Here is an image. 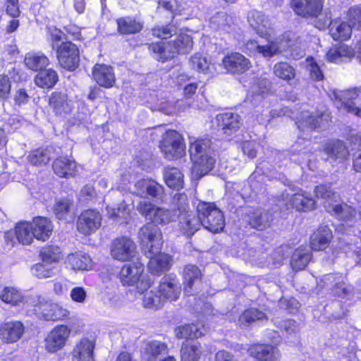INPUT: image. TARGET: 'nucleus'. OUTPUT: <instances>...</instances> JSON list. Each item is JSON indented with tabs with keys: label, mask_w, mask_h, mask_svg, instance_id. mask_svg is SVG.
Returning a JSON list of instances; mask_svg holds the SVG:
<instances>
[{
	"label": "nucleus",
	"mask_w": 361,
	"mask_h": 361,
	"mask_svg": "<svg viewBox=\"0 0 361 361\" xmlns=\"http://www.w3.org/2000/svg\"><path fill=\"white\" fill-rule=\"evenodd\" d=\"M189 152L193 162L192 173L202 176L210 171L215 162L214 147L209 138L189 137Z\"/></svg>",
	"instance_id": "1"
},
{
	"label": "nucleus",
	"mask_w": 361,
	"mask_h": 361,
	"mask_svg": "<svg viewBox=\"0 0 361 361\" xmlns=\"http://www.w3.org/2000/svg\"><path fill=\"white\" fill-rule=\"evenodd\" d=\"M192 37L187 34L179 35L176 39L168 43L152 44L149 49L158 61H164L178 54H188L192 49Z\"/></svg>",
	"instance_id": "2"
},
{
	"label": "nucleus",
	"mask_w": 361,
	"mask_h": 361,
	"mask_svg": "<svg viewBox=\"0 0 361 361\" xmlns=\"http://www.w3.org/2000/svg\"><path fill=\"white\" fill-rule=\"evenodd\" d=\"M314 192L318 198L321 197L325 200L324 207L327 212H332L338 218L345 221H352L355 218L357 212L352 207L346 204H336L338 195L330 190V186H317Z\"/></svg>",
	"instance_id": "3"
},
{
	"label": "nucleus",
	"mask_w": 361,
	"mask_h": 361,
	"mask_svg": "<svg viewBox=\"0 0 361 361\" xmlns=\"http://www.w3.org/2000/svg\"><path fill=\"white\" fill-rule=\"evenodd\" d=\"M118 278L123 286H136L140 293H144L152 283L149 277L144 274L143 264L138 261L123 265Z\"/></svg>",
	"instance_id": "4"
},
{
	"label": "nucleus",
	"mask_w": 361,
	"mask_h": 361,
	"mask_svg": "<svg viewBox=\"0 0 361 361\" xmlns=\"http://www.w3.org/2000/svg\"><path fill=\"white\" fill-rule=\"evenodd\" d=\"M197 212L200 216L204 228L212 233H219L224 228V214L214 203L200 202Z\"/></svg>",
	"instance_id": "5"
},
{
	"label": "nucleus",
	"mask_w": 361,
	"mask_h": 361,
	"mask_svg": "<svg viewBox=\"0 0 361 361\" xmlns=\"http://www.w3.org/2000/svg\"><path fill=\"white\" fill-rule=\"evenodd\" d=\"M137 209L147 219L156 224L166 225L178 218V214L174 210L157 207L146 200L140 201Z\"/></svg>",
	"instance_id": "6"
},
{
	"label": "nucleus",
	"mask_w": 361,
	"mask_h": 361,
	"mask_svg": "<svg viewBox=\"0 0 361 361\" xmlns=\"http://www.w3.org/2000/svg\"><path fill=\"white\" fill-rule=\"evenodd\" d=\"M159 147L164 157L169 160L178 159L185 154L183 138L176 130H168L164 134Z\"/></svg>",
	"instance_id": "7"
},
{
	"label": "nucleus",
	"mask_w": 361,
	"mask_h": 361,
	"mask_svg": "<svg viewBox=\"0 0 361 361\" xmlns=\"http://www.w3.org/2000/svg\"><path fill=\"white\" fill-rule=\"evenodd\" d=\"M300 44V39L295 33L287 32L268 44L260 46L259 54L264 57L271 58L288 49L294 50V47L297 48Z\"/></svg>",
	"instance_id": "8"
},
{
	"label": "nucleus",
	"mask_w": 361,
	"mask_h": 361,
	"mask_svg": "<svg viewBox=\"0 0 361 361\" xmlns=\"http://www.w3.org/2000/svg\"><path fill=\"white\" fill-rule=\"evenodd\" d=\"M141 244L144 247L145 253L149 255L157 254L161 249L163 240L162 233L159 228L154 224H147L139 232Z\"/></svg>",
	"instance_id": "9"
},
{
	"label": "nucleus",
	"mask_w": 361,
	"mask_h": 361,
	"mask_svg": "<svg viewBox=\"0 0 361 361\" xmlns=\"http://www.w3.org/2000/svg\"><path fill=\"white\" fill-rule=\"evenodd\" d=\"M71 329L65 324L56 325L44 338V348L49 353H56L63 349L71 336Z\"/></svg>",
	"instance_id": "10"
},
{
	"label": "nucleus",
	"mask_w": 361,
	"mask_h": 361,
	"mask_svg": "<svg viewBox=\"0 0 361 361\" xmlns=\"http://www.w3.org/2000/svg\"><path fill=\"white\" fill-rule=\"evenodd\" d=\"M110 253L116 260L121 262L130 261L137 255V245L129 238H117L111 243Z\"/></svg>",
	"instance_id": "11"
},
{
	"label": "nucleus",
	"mask_w": 361,
	"mask_h": 361,
	"mask_svg": "<svg viewBox=\"0 0 361 361\" xmlns=\"http://www.w3.org/2000/svg\"><path fill=\"white\" fill-rule=\"evenodd\" d=\"M331 16L326 14L324 19H319L315 27L319 30H325L330 27V35L334 40L345 41L350 39L352 34V24L345 22L331 21Z\"/></svg>",
	"instance_id": "12"
},
{
	"label": "nucleus",
	"mask_w": 361,
	"mask_h": 361,
	"mask_svg": "<svg viewBox=\"0 0 361 361\" xmlns=\"http://www.w3.org/2000/svg\"><path fill=\"white\" fill-rule=\"evenodd\" d=\"M56 57L61 66L68 71L75 70L80 61L79 49L71 42L60 44L56 49Z\"/></svg>",
	"instance_id": "13"
},
{
	"label": "nucleus",
	"mask_w": 361,
	"mask_h": 361,
	"mask_svg": "<svg viewBox=\"0 0 361 361\" xmlns=\"http://www.w3.org/2000/svg\"><path fill=\"white\" fill-rule=\"evenodd\" d=\"M315 201L310 197L307 193L299 190L294 194L283 193L280 200V207L283 206L287 209L295 208L298 211H307L314 209Z\"/></svg>",
	"instance_id": "14"
},
{
	"label": "nucleus",
	"mask_w": 361,
	"mask_h": 361,
	"mask_svg": "<svg viewBox=\"0 0 361 361\" xmlns=\"http://www.w3.org/2000/svg\"><path fill=\"white\" fill-rule=\"evenodd\" d=\"M102 216L96 210L87 209L81 213L77 221L78 231L88 235L95 232L101 226Z\"/></svg>",
	"instance_id": "15"
},
{
	"label": "nucleus",
	"mask_w": 361,
	"mask_h": 361,
	"mask_svg": "<svg viewBox=\"0 0 361 361\" xmlns=\"http://www.w3.org/2000/svg\"><path fill=\"white\" fill-rule=\"evenodd\" d=\"M296 123L299 129L305 130L307 129H316L325 128L330 121V116L327 113L322 114L320 116L314 115L308 111H302L296 117Z\"/></svg>",
	"instance_id": "16"
},
{
	"label": "nucleus",
	"mask_w": 361,
	"mask_h": 361,
	"mask_svg": "<svg viewBox=\"0 0 361 361\" xmlns=\"http://www.w3.org/2000/svg\"><path fill=\"white\" fill-rule=\"evenodd\" d=\"M324 0H291L294 12L303 18H316L322 12Z\"/></svg>",
	"instance_id": "17"
},
{
	"label": "nucleus",
	"mask_w": 361,
	"mask_h": 361,
	"mask_svg": "<svg viewBox=\"0 0 361 361\" xmlns=\"http://www.w3.org/2000/svg\"><path fill=\"white\" fill-rule=\"evenodd\" d=\"M39 314L47 321H60L68 318L70 311L57 303L40 302L38 305Z\"/></svg>",
	"instance_id": "18"
},
{
	"label": "nucleus",
	"mask_w": 361,
	"mask_h": 361,
	"mask_svg": "<svg viewBox=\"0 0 361 361\" xmlns=\"http://www.w3.org/2000/svg\"><path fill=\"white\" fill-rule=\"evenodd\" d=\"M247 22L250 27L262 37H267L271 33L270 20L261 12L253 10L247 14Z\"/></svg>",
	"instance_id": "19"
},
{
	"label": "nucleus",
	"mask_w": 361,
	"mask_h": 361,
	"mask_svg": "<svg viewBox=\"0 0 361 361\" xmlns=\"http://www.w3.org/2000/svg\"><path fill=\"white\" fill-rule=\"evenodd\" d=\"M158 293H160L164 302L165 300H176L181 293L178 279L170 276L163 277L158 286Z\"/></svg>",
	"instance_id": "20"
},
{
	"label": "nucleus",
	"mask_w": 361,
	"mask_h": 361,
	"mask_svg": "<svg viewBox=\"0 0 361 361\" xmlns=\"http://www.w3.org/2000/svg\"><path fill=\"white\" fill-rule=\"evenodd\" d=\"M222 63L224 68L231 73H243L251 67L250 60L237 52L225 56Z\"/></svg>",
	"instance_id": "21"
},
{
	"label": "nucleus",
	"mask_w": 361,
	"mask_h": 361,
	"mask_svg": "<svg viewBox=\"0 0 361 361\" xmlns=\"http://www.w3.org/2000/svg\"><path fill=\"white\" fill-rule=\"evenodd\" d=\"M359 89H353L345 91H334L333 96L336 100L341 102V106L350 114L361 118V109L356 106L352 102L359 95Z\"/></svg>",
	"instance_id": "22"
},
{
	"label": "nucleus",
	"mask_w": 361,
	"mask_h": 361,
	"mask_svg": "<svg viewBox=\"0 0 361 361\" xmlns=\"http://www.w3.org/2000/svg\"><path fill=\"white\" fill-rule=\"evenodd\" d=\"M250 355L259 361H279L281 354L274 346L268 344H255L248 348Z\"/></svg>",
	"instance_id": "23"
},
{
	"label": "nucleus",
	"mask_w": 361,
	"mask_h": 361,
	"mask_svg": "<svg viewBox=\"0 0 361 361\" xmlns=\"http://www.w3.org/2000/svg\"><path fill=\"white\" fill-rule=\"evenodd\" d=\"M95 343L87 338H81L74 346L72 361H93Z\"/></svg>",
	"instance_id": "24"
},
{
	"label": "nucleus",
	"mask_w": 361,
	"mask_h": 361,
	"mask_svg": "<svg viewBox=\"0 0 361 361\" xmlns=\"http://www.w3.org/2000/svg\"><path fill=\"white\" fill-rule=\"evenodd\" d=\"M23 333V324L18 321L6 322L0 326V340L5 343L18 341Z\"/></svg>",
	"instance_id": "25"
},
{
	"label": "nucleus",
	"mask_w": 361,
	"mask_h": 361,
	"mask_svg": "<svg viewBox=\"0 0 361 361\" xmlns=\"http://www.w3.org/2000/svg\"><path fill=\"white\" fill-rule=\"evenodd\" d=\"M92 76L98 85L105 88L112 87L116 82L113 68L106 64H95L92 69Z\"/></svg>",
	"instance_id": "26"
},
{
	"label": "nucleus",
	"mask_w": 361,
	"mask_h": 361,
	"mask_svg": "<svg viewBox=\"0 0 361 361\" xmlns=\"http://www.w3.org/2000/svg\"><path fill=\"white\" fill-rule=\"evenodd\" d=\"M179 218L178 227L180 232L187 236H191L202 226L200 216L189 212L178 216Z\"/></svg>",
	"instance_id": "27"
},
{
	"label": "nucleus",
	"mask_w": 361,
	"mask_h": 361,
	"mask_svg": "<svg viewBox=\"0 0 361 361\" xmlns=\"http://www.w3.org/2000/svg\"><path fill=\"white\" fill-rule=\"evenodd\" d=\"M49 106L56 115L64 116L71 112L73 102L66 93L55 92L49 97Z\"/></svg>",
	"instance_id": "28"
},
{
	"label": "nucleus",
	"mask_w": 361,
	"mask_h": 361,
	"mask_svg": "<svg viewBox=\"0 0 361 361\" xmlns=\"http://www.w3.org/2000/svg\"><path fill=\"white\" fill-rule=\"evenodd\" d=\"M30 224H32L35 238L37 240L45 241L51 236L53 225L48 218L36 216Z\"/></svg>",
	"instance_id": "29"
},
{
	"label": "nucleus",
	"mask_w": 361,
	"mask_h": 361,
	"mask_svg": "<svg viewBox=\"0 0 361 361\" xmlns=\"http://www.w3.org/2000/svg\"><path fill=\"white\" fill-rule=\"evenodd\" d=\"M218 126H220L225 134L231 135L235 132L240 126V117L232 112H226L216 116Z\"/></svg>",
	"instance_id": "30"
},
{
	"label": "nucleus",
	"mask_w": 361,
	"mask_h": 361,
	"mask_svg": "<svg viewBox=\"0 0 361 361\" xmlns=\"http://www.w3.org/2000/svg\"><path fill=\"white\" fill-rule=\"evenodd\" d=\"M150 259L148 268L154 274H159L163 271L168 270L170 267L171 259L170 256L165 253H161V250L157 254L145 253Z\"/></svg>",
	"instance_id": "31"
},
{
	"label": "nucleus",
	"mask_w": 361,
	"mask_h": 361,
	"mask_svg": "<svg viewBox=\"0 0 361 361\" xmlns=\"http://www.w3.org/2000/svg\"><path fill=\"white\" fill-rule=\"evenodd\" d=\"M332 238L331 231L326 226L319 227L311 236L310 247L313 250L326 248Z\"/></svg>",
	"instance_id": "32"
},
{
	"label": "nucleus",
	"mask_w": 361,
	"mask_h": 361,
	"mask_svg": "<svg viewBox=\"0 0 361 361\" xmlns=\"http://www.w3.org/2000/svg\"><path fill=\"white\" fill-rule=\"evenodd\" d=\"M324 151L328 155L331 163L342 161L348 156V152L343 142L340 140L331 141L326 143Z\"/></svg>",
	"instance_id": "33"
},
{
	"label": "nucleus",
	"mask_w": 361,
	"mask_h": 361,
	"mask_svg": "<svg viewBox=\"0 0 361 361\" xmlns=\"http://www.w3.org/2000/svg\"><path fill=\"white\" fill-rule=\"evenodd\" d=\"M168 353L167 345L158 341L149 342L145 348L144 357L147 361H159Z\"/></svg>",
	"instance_id": "34"
},
{
	"label": "nucleus",
	"mask_w": 361,
	"mask_h": 361,
	"mask_svg": "<svg viewBox=\"0 0 361 361\" xmlns=\"http://www.w3.org/2000/svg\"><path fill=\"white\" fill-rule=\"evenodd\" d=\"M53 169L59 177L68 178L75 175L76 164L66 157H60L53 163Z\"/></svg>",
	"instance_id": "35"
},
{
	"label": "nucleus",
	"mask_w": 361,
	"mask_h": 361,
	"mask_svg": "<svg viewBox=\"0 0 361 361\" xmlns=\"http://www.w3.org/2000/svg\"><path fill=\"white\" fill-rule=\"evenodd\" d=\"M118 29L123 35L139 32L143 28V22L134 17H124L117 20Z\"/></svg>",
	"instance_id": "36"
},
{
	"label": "nucleus",
	"mask_w": 361,
	"mask_h": 361,
	"mask_svg": "<svg viewBox=\"0 0 361 361\" xmlns=\"http://www.w3.org/2000/svg\"><path fill=\"white\" fill-rule=\"evenodd\" d=\"M274 217L271 213L264 209H257L250 218L252 227L258 230H264L271 226Z\"/></svg>",
	"instance_id": "37"
},
{
	"label": "nucleus",
	"mask_w": 361,
	"mask_h": 361,
	"mask_svg": "<svg viewBox=\"0 0 361 361\" xmlns=\"http://www.w3.org/2000/svg\"><path fill=\"white\" fill-rule=\"evenodd\" d=\"M67 263L75 270H90L93 262L90 257L82 252H75L68 255Z\"/></svg>",
	"instance_id": "38"
},
{
	"label": "nucleus",
	"mask_w": 361,
	"mask_h": 361,
	"mask_svg": "<svg viewBox=\"0 0 361 361\" xmlns=\"http://www.w3.org/2000/svg\"><path fill=\"white\" fill-rule=\"evenodd\" d=\"M312 257L311 252L305 247H299L293 252L290 265L293 270L299 271L305 268Z\"/></svg>",
	"instance_id": "39"
},
{
	"label": "nucleus",
	"mask_w": 361,
	"mask_h": 361,
	"mask_svg": "<svg viewBox=\"0 0 361 361\" xmlns=\"http://www.w3.org/2000/svg\"><path fill=\"white\" fill-rule=\"evenodd\" d=\"M15 235L18 240L23 245H30L33 241L35 235L30 222L18 223L15 228Z\"/></svg>",
	"instance_id": "40"
},
{
	"label": "nucleus",
	"mask_w": 361,
	"mask_h": 361,
	"mask_svg": "<svg viewBox=\"0 0 361 361\" xmlns=\"http://www.w3.org/2000/svg\"><path fill=\"white\" fill-rule=\"evenodd\" d=\"M166 184L171 188L179 190L183 186V175L182 172L175 167H167L164 172Z\"/></svg>",
	"instance_id": "41"
},
{
	"label": "nucleus",
	"mask_w": 361,
	"mask_h": 361,
	"mask_svg": "<svg viewBox=\"0 0 361 361\" xmlns=\"http://www.w3.org/2000/svg\"><path fill=\"white\" fill-rule=\"evenodd\" d=\"M57 81L58 75L51 68L40 71L35 78L36 85L42 88H51Z\"/></svg>",
	"instance_id": "42"
},
{
	"label": "nucleus",
	"mask_w": 361,
	"mask_h": 361,
	"mask_svg": "<svg viewBox=\"0 0 361 361\" xmlns=\"http://www.w3.org/2000/svg\"><path fill=\"white\" fill-rule=\"evenodd\" d=\"M201 278V271L199 268L192 264L185 266L183 271L184 283L186 286L185 292L192 294L189 289H192L194 284Z\"/></svg>",
	"instance_id": "43"
},
{
	"label": "nucleus",
	"mask_w": 361,
	"mask_h": 361,
	"mask_svg": "<svg viewBox=\"0 0 361 361\" xmlns=\"http://www.w3.org/2000/svg\"><path fill=\"white\" fill-rule=\"evenodd\" d=\"M49 63V59L44 54L28 53L25 57L26 66L32 71L42 70L48 66Z\"/></svg>",
	"instance_id": "44"
},
{
	"label": "nucleus",
	"mask_w": 361,
	"mask_h": 361,
	"mask_svg": "<svg viewBox=\"0 0 361 361\" xmlns=\"http://www.w3.org/2000/svg\"><path fill=\"white\" fill-rule=\"evenodd\" d=\"M180 352L182 361H197L201 354L200 345L195 341L184 343Z\"/></svg>",
	"instance_id": "45"
},
{
	"label": "nucleus",
	"mask_w": 361,
	"mask_h": 361,
	"mask_svg": "<svg viewBox=\"0 0 361 361\" xmlns=\"http://www.w3.org/2000/svg\"><path fill=\"white\" fill-rule=\"evenodd\" d=\"M267 319L266 314L255 308H250L244 311L240 316L238 324L240 326H246L256 322Z\"/></svg>",
	"instance_id": "46"
},
{
	"label": "nucleus",
	"mask_w": 361,
	"mask_h": 361,
	"mask_svg": "<svg viewBox=\"0 0 361 361\" xmlns=\"http://www.w3.org/2000/svg\"><path fill=\"white\" fill-rule=\"evenodd\" d=\"M204 329L199 327L197 324H186L178 327L176 329V334L180 338H198L204 334Z\"/></svg>",
	"instance_id": "47"
},
{
	"label": "nucleus",
	"mask_w": 361,
	"mask_h": 361,
	"mask_svg": "<svg viewBox=\"0 0 361 361\" xmlns=\"http://www.w3.org/2000/svg\"><path fill=\"white\" fill-rule=\"evenodd\" d=\"M171 209L174 210L178 216L189 212V200L185 193L176 194L171 202Z\"/></svg>",
	"instance_id": "48"
},
{
	"label": "nucleus",
	"mask_w": 361,
	"mask_h": 361,
	"mask_svg": "<svg viewBox=\"0 0 361 361\" xmlns=\"http://www.w3.org/2000/svg\"><path fill=\"white\" fill-rule=\"evenodd\" d=\"M190 66L192 69L204 74L210 73L212 68L206 57L198 53L190 57Z\"/></svg>",
	"instance_id": "49"
},
{
	"label": "nucleus",
	"mask_w": 361,
	"mask_h": 361,
	"mask_svg": "<svg viewBox=\"0 0 361 361\" xmlns=\"http://www.w3.org/2000/svg\"><path fill=\"white\" fill-rule=\"evenodd\" d=\"M145 290L142 302L145 308L157 310L161 307L164 302L160 293H158V289L156 290H151L149 291Z\"/></svg>",
	"instance_id": "50"
},
{
	"label": "nucleus",
	"mask_w": 361,
	"mask_h": 361,
	"mask_svg": "<svg viewBox=\"0 0 361 361\" xmlns=\"http://www.w3.org/2000/svg\"><path fill=\"white\" fill-rule=\"evenodd\" d=\"M274 75L283 80H290L295 78V69L286 62H279L274 66Z\"/></svg>",
	"instance_id": "51"
},
{
	"label": "nucleus",
	"mask_w": 361,
	"mask_h": 361,
	"mask_svg": "<svg viewBox=\"0 0 361 361\" xmlns=\"http://www.w3.org/2000/svg\"><path fill=\"white\" fill-rule=\"evenodd\" d=\"M40 256L44 262L52 264L59 261L61 257V251L59 246L49 245L42 249Z\"/></svg>",
	"instance_id": "52"
},
{
	"label": "nucleus",
	"mask_w": 361,
	"mask_h": 361,
	"mask_svg": "<svg viewBox=\"0 0 361 361\" xmlns=\"http://www.w3.org/2000/svg\"><path fill=\"white\" fill-rule=\"evenodd\" d=\"M0 298L4 302L9 303L13 305H18L23 300L21 293L13 287L4 288L0 294Z\"/></svg>",
	"instance_id": "53"
},
{
	"label": "nucleus",
	"mask_w": 361,
	"mask_h": 361,
	"mask_svg": "<svg viewBox=\"0 0 361 361\" xmlns=\"http://www.w3.org/2000/svg\"><path fill=\"white\" fill-rule=\"evenodd\" d=\"M29 162L34 166L46 165L50 160L47 150L37 149L33 150L27 157Z\"/></svg>",
	"instance_id": "54"
},
{
	"label": "nucleus",
	"mask_w": 361,
	"mask_h": 361,
	"mask_svg": "<svg viewBox=\"0 0 361 361\" xmlns=\"http://www.w3.org/2000/svg\"><path fill=\"white\" fill-rule=\"evenodd\" d=\"M71 206L72 202L68 199L56 200L54 207V212L56 216L60 220L66 219Z\"/></svg>",
	"instance_id": "55"
},
{
	"label": "nucleus",
	"mask_w": 361,
	"mask_h": 361,
	"mask_svg": "<svg viewBox=\"0 0 361 361\" xmlns=\"http://www.w3.org/2000/svg\"><path fill=\"white\" fill-rule=\"evenodd\" d=\"M50 264H47L42 261V263H38L32 267V273L34 276L39 279H46L51 277L54 271L53 269L47 267Z\"/></svg>",
	"instance_id": "56"
},
{
	"label": "nucleus",
	"mask_w": 361,
	"mask_h": 361,
	"mask_svg": "<svg viewBox=\"0 0 361 361\" xmlns=\"http://www.w3.org/2000/svg\"><path fill=\"white\" fill-rule=\"evenodd\" d=\"M130 211V207L123 202L119 204L117 208L107 207L108 215L111 218L127 219Z\"/></svg>",
	"instance_id": "57"
},
{
	"label": "nucleus",
	"mask_w": 361,
	"mask_h": 361,
	"mask_svg": "<svg viewBox=\"0 0 361 361\" xmlns=\"http://www.w3.org/2000/svg\"><path fill=\"white\" fill-rule=\"evenodd\" d=\"M177 28L173 25H168L166 26H157L152 30V35L157 37L167 39L176 34Z\"/></svg>",
	"instance_id": "58"
},
{
	"label": "nucleus",
	"mask_w": 361,
	"mask_h": 361,
	"mask_svg": "<svg viewBox=\"0 0 361 361\" xmlns=\"http://www.w3.org/2000/svg\"><path fill=\"white\" fill-rule=\"evenodd\" d=\"M348 17L354 28L361 30V6L350 8L348 12Z\"/></svg>",
	"instance_id": "59"
},
{
	"label": "nucleus",
	"mask_w": 361,
	"mask_h": 361,
	"mask_svg": "<svg viewBox=\"0 0 361 361\" xmlns=\"http://www.w3.org/2000/svg\"><path fill=\"white\" fill-rule=\"evenodd\" d=\"M270 84V81L268 79L262 78L252 85V90L257 95L262 96L269 92Z\"/></svg>",
	"instance_id": "60"
},
{
	"label": "nucleus",
	"mask_w": 361,
	"mask_h": 361,
	"mask_svg": "<svg viewBox=\"0 0 361 361\" xmlns=\"http://www.w3.org/2000/svg\"><path fill=\"white\" fill-rule=\"evenodd\" d=\"M70 297L73 302L84 304L87 300V291L81 286H76L71 289Z\"/></svg>",
	"instance_id": "61"
},
{
	"label": "nucleus",
	"mask_w": 361,
	"mask_h": 361,
	"mask_svg": "<svg viewBox=\"0 0 361 361\" xmlns=\"http://www.w3.org/2000/svg\"><path fill=\"white\" fill-rule=\"evenodd\" d=\"M180 102H175V101L162 102L160 104V110L166 115H173L181 111L183 108L180 107Z\"/></svg>",
	"instance_id": "62"
},
{
	"label": "nucleus",
	"mask_w": 361,
	"mask_h": 361,
	"mask_svg": "<svg viewBox=\"0 0 361 361\" xmlns=\"http://www.w3.org/2000/svg\"><path fill=\"white\" fill-rule=\"evenodd\" d=\"M152 180H147V179H142L137 180L135 185H134V190L133 192H135L136 195L143 197H148V188L149 185H151Z\"/></svg>",
	"instance_id": "63"
},
{
	"label": "nucleus",
	"mask_w": 361,
	"mask_h": 361,
	"mask_svg": "<svg viewBox=\"0 0 361 361\" xmlns=\"http://www.w3.org/2000/svg\"><path fill=\"white\" fill-rule=\"evenodd\" d=\"M11 84L10 79L6 75H0V99L8 98L11 92Z\"/></svg>",
	"instance_id": "64"
}]
</instances>
